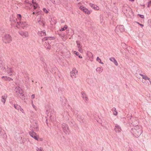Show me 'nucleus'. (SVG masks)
<instances>
[{"label":"nucleus","instance_id":"obj_39","mask_svg":"<svg viewBox=\"0 0 151 151\" xmlns=\"http://www.w3.org/2000/svg\"><path fill=\"white\" fill-rule=\"evenodd\" d=\"M43 11L46 13H47L48 12V11L45 8L43 9Z\"/></svg>","mask_w":151,"mask_h":151},{"label":"nucleus","instance_id":"obj_30","mask_svg":"<svg viewBox=\"0 0 151 151\" xmlns=\"http://www.w3.org/2000/svg\"><path fill=\"white\" fill-rule=\"evenodd\" d=\"M67 25H65L64 27L63 28H61V29H60V31H63L65 29H66L67 28Z\"/></svg>","mask_w":151,"mask_h":151},{"label":"nucleus","instance_id":"obj_28","mask_svg":"<svg viewBox=\"0 0 151 151\" xmlns=\"http://www.w3.org/2000/svg\"><path fill=\"white\" fill-rule=\"evenodd\" d=\"M123 10H132L131 9V8L128 6H124V7H123Z\"/></svg>","mask_w":151,"mask_h":151},{"label":"nucleus","instance_id":"obj_51","mask_svg":"<svg viewBox=\"0 0 151 151\" xmlns=\"http://www.w3.org/2000/svg\"><path fill=\"white\" fill-rule=\"evenodd\" d=\"M26 3H28V1H26Z\"/></svg>","mask_w":151,"mask_h":151},{"label":"nucleus","instance_id":"obj_9","mask_svg":"<svg viewBox=\"0 0 151 151\" xmlns=\"http://www.w3.org/2000/svg\"><path fill=\"white\" fill-rule=\"evenodd\" d=\"M77 112H78V111H73L74 114L77 118V119L79 121H80V122L82 121L83 122H84V121H83V118L82 116L78 115V113H77Z\"/></svg>","mask_w":151,"mask_h":151},{"label":"nucleus","instance_id":"obj_7","mask_svg":"<svg viewBox=\"0 0 151 151\" xmlns=\"http://www.w3.org/2000/svg\"><path fill=\"white\" fill-rule=\"evenodd\" d=\"M27 24L25 22H17L16 27L18 28L19 26H20L21 27L24 29L25 27H27Z\"/></svg>","mask_w":151,"mask_h":151},{"label":"nucleus","instance_id":"obj_41","mask_svg":"<svg viewBox=\"0 0 151 151\" xmlns=\"http://www.w3.org/2000/svg\"><path fill=\"white\" fill-rule=\"evenodd\" d=\"M48 46H47V49H50V45L48 43L47 44Z\"/></svg>","mask_w":151,"mask_h":151},{"label":"nucleus","instance_id":"obj_25","mask_svg":"<svg viewBox=\"0 0 151 151\" xmlns=\"http://www.w3.org/2000/svg\"><path fill=\"white\" fill-rule=\"evenodd\" d=\"M113 111L114 115L115 116H116L117 115V112L115 108H113Z\"/></svg>","mask_w":151,"mask_h":151},{"label":"nucleus","instance_id":"obj_33","mask_svg":"<svg viewBox=\"0 0 151 151\" xmlns=\"http://www.w3.org/2000/svg\"><path fill=\"white\" fill-rule=\"evenodd\" d=\"M143 79H144L145 80H150V78H148L147 76H145L143 77Z\"/></svg>","mask_w":151,"mask_h":151},{"label":"nucleus","instance_id":"obj_54","mask_svg":"<svg viewBox=\"0 0 151 151\" xmlns=\"http://www.w3.org/2000/svg\"><path fill=\"white\" fill-rule=\"evenodd\" d=\"M129 151H132V150H129Z\"/></svg>","mask_w":151,"mask_h":151},{"label":"nucleus","instance_id":"obj_47","mask_svg":"<svg viewBox=\"0 0 151 151\" xmlns=\"http://www.w3.org/2000/svg\"><path fill=\"white\" fill-rule=\"evenodd\" d=\"M140 76H142L143 78V77H144V76H145V75H144L142 74H140Z\"/></svg>","mask_w":151,"mask_h":151},{"label":"nucleus","instance_id":"obj_35","mask_svg":"<svg viewBox=\"0 0 151 151\" xmlns=\"http://www.w3.org/2000/svg\"><path fill=\"white\" fill-rule=\"evenodd\" d=\"M78 50L81 52H83V50L81 49V48H78Z\"/></svg>","mask_w":151,"mask_h":151},{"label":"nucleus","instance_id":"obj_6","mask_svg":"<svg viewBox=\"0 0 151 151\" xmlns=\"http://www.w3.org/2000/svg\"><path fill=\"white\" fill-rule=\"evenodd\" d=\"M139 124L138 121V119L137 118H133L132 120V122L131 124L134 127L138 126V124Z\"/></svg>","mask_w":151,"mask_h":151},{"label":"nucleus","instance_id":"obj_50","mask_svg":"<svg viewBox=\"0 0 151 151\" xmlns=\"http://www.w3.org/2000/svg\"><path fill=\"white\" fill-rule=\"evenodd\" d=\"M34 9H35L36 8V7L35 6V4H34Z\"/></svg>","mask_w":151,"mask_h":151},{"label":"nucleus","instance_id":"obj_24","mask_svg":"<svg viewBox=\"0 0 151 151\" xmlns=\"http://www.w3.org/2000/svg\"><path fill=\"white\" fill-rule=\"evenodd\" d=\"M96 71L97 72L100 73L102 72L103 69L101 68L100 67H98L96 69Z\"/></svg>","mask_w":151,"mask_h":151},{"label":"nucleus","instance_id":"obj_38","mask_svg":"<svg viewBox=\"0 0 151 151\" xmlns=\"http://www.w3.org/2000/svg\"><path fill=\"white\" fill-rule=\"evenodd\" d=\"M32 106H33V108L34 109H36V107L34 105L33 103V101H32Z\"/></svg>","mask_w":151,"mask_h":151},{"label":"nucleus","instance_id":"obj_19","mask_svg":"<svg viewBox=\"0 0 151 151\" xmlns=\"http://www.w3.org/2000/svg\"><path fill=\"white\" fill-rule=\"evenodd\" d=\"M109 60L113 62L114 64L116 65L117 66L118 65V64L117 62V61L114 58H111L109 59Z\"/></svg>","mask_w":151,"mask_h":151},{"label":"nucleus","instance_id":"obj_3","mask_svg":"<svg viewBox=\"0 0 151 151\" xmlns=\"http://www.w3.org/2000/svg\"><path fill=\"white\" fill-rule=\"evenodd\" d=\"M62 127L63 132L66 134H69L70 131L68 125L65 123L62 124Z\"/></svg>","mask_w":151,"mask_h":151},{"label":"nucleus","instance_id":"obj_22","mask_svg":"<svg viewBox=\"0 0 151 151\" xmlns=\"http://www.w3.org/2000/svg\"><path fill=\"white\" fill-rule=\"evenodd\" d=\"M10 20L12 22L16 23L17 21V19L15 18H13V16H12L10 17Z\"/></svg>","mask_w":151,"mask_h":151},{"label":"nucleus","instance_id":"obj_53","mask_svg":"<svg viewBox=\"0 0 151 151\" xmlns=\"http://www.w3.org/2000/svg\"><path fill=\"white\" fill-rule=\"evenodd\" d=\"M32 3H34V4H35V3H34V2H33V1H32ZM35 4V5H36V4Z\"/></svg>","mask_w":151,"mask_h":151},{"label":"nucleus","instance_id":"obj_2","mask_svg":"<svg viewBox=\"0 0 151 151\" xmlns=\"http://www.w3.org/2000/svg\"><path fill=\"white\" fill-rule=\"evenodd\" d=\"M12 37L9 35L6 34L4 35L3 38V41L5 43H9L12 41Z\"/></svg>","mask_w":151,"mask_h":151},{"label":"nucleus","instance_id":"obj_37","mask_svg":"<svg viewBox=\"0 0 151 151\" xmlns=\"http://www.w3.org/2000/svg\"><path fill=\"white\" fill-rule=\"evenodd\" d=\"M151 1H150L148 2V5L147 6V7H149L151 6Z\"/></svg>","mask_w":151,"mask_h":151},{"label":"nucleus","instance_id":"obj_17","mask_svg":"<svg viewBox=\"0 0 151 151\" xmlns=\"http://www.w3.org/2000/svg\"><path fill=\"white\" fill-rule=\"evenodd\" d=\"M38 34L39 36L41 37L46 35L45 31V30L39 31L38 32Z\"/></svg>","mask_w":151,"mask_h":151},{"label":"nucleus","instance_id":"obj_11","mask_svg":"<svg viewBox=\"0 0 151 151\" xmlns=\"http://www.w3.org/2000/svg\"><path fill=\"white\" fill-rule=\"evenodd\" d=\"M37 22L39 23L40 25H42L43 27H44L45 25V23L42 17L40 16L39 18H38L37 19Z\"/></svg>","mask_w":151,"mask_h":151},{"label":"nucleus","instance_id":"obj_20","mask_svg":"<svg viewBox=\"0 0 151 151\" xmlns=\"http://www.w3.org/2000/svg\"><path fill=\"white\" fill-rule=\"evenodd\" d=\"M54 4H60V0H50Z\"/></svg>","mask_w":151,"mask_h":151},{"label":"nucleus","instance_id":"obj_32","mask_svg":"<svg viewBox=\"0 0 151 151\" xmlns=\"http://www.w3.org/2000/svg\"><path fill=\"white\" fill-rule=\"evenodd\" d=\"M36 150L37 151H44L42 148L41 147L40 148L37 147Z\"/></svg>","mask_w":151,"mask_h":151},{"label":"nucleus","instance_id":"obj_45","mask_svg":"<svg viewBox=\"0 0 151 151\" xmlns=\"http://www.w3.org/2000/svg\"><path fill=\"white\" fill-rule=\"evenodd\" d=\"M24 97H25V96L24 95V94H22V98H21L23 99V98H24Z\"/></svg>","mask_w":151,"mask_h":151},{"label":"nucleus","instance_id":"obj_56","mask_svg":"<svg viewBox=\"0 0 151 151\" xmlns=\"http://www.w3.org/2000/svg\"><path fill=\"white\" fill-rule=\"evenodd\" d=\"M149 81H150V83H151V81H150V80Z\"/></svg>","mask_w":151,"mask_h":151},{"label":"nucleus","instance_id":"obj_46","mask_svg":"<svg viewBox=\"0 0 151 151\" xmlns=\"http://www.w3.org/2000/svg\"><path fill=\"white\" fill-rule=\"evenodd\" d=\"M76 43L77 44V45H79V44L80 43H79V42L78 41H76Z\"/></svg>","mask_w":151,"mask_h":151},{"label":"nucleus","instance_id":"obj_31","mask_svg":"<svg viewBox=\"0 0 151 151\" xmlns=\"http://www.w3.org/2000/svg\"><path fill=\"white\" fill-rule=\"evenodd\" d=\"M74 53L77 56H78V57L80 58H82V57L80 55H79V53L78 52H77L76 51H75L74 52Z\"/></svg>","mask_w":151,"mask_h":151},{"label":"nucleus","instance_id":"obj_4","mask_svg":"<svg viewBox=\"0 0 151 151\" xmlns=\"http://www.w3.org/2000/svg\"><path fill=\"white\" fill-rule=\"evenodd\" d=\"M124 30V27L122 25H117L116 27L115 31L117 33L119 32H122Z\"/></svg>","mask_w":151,"mask_h":151},{"label":"nucleus","instance_id":"obj_43","mask_svg":"<svg viewBox=\"0 0 151 151\" xmlns=\"http://www.w3.org/2000/svg\"><path fill=\"white\" fill-rule=\"evenodd\" d=\"M32 98L33 99H34L35 98V94H32L31 96Z\"/></svg>","mask_w":151,"mask_h":151},{"label":"nucleus","instance_id":"obj_36","mask_svg":"<svg viewBox=\"0 0 151 151\" xmlns=\"http://www.w3.org/2000/svg\"><path fill=\"white\" fill-rule=\"evenodd\" d=\"M2 62L1 60V59L0 58V67H1L2 66Z\"/></svg>","mask_w":151,"mask_h":151},{"label":"nucleus","instance_id":"obj_49","mask_svg":"<svg viewBox=\"0 0 151 151\" xmlns=\"http://www.w3.org/2000/svg\"><path fill=\"white\" fill-rule=\"evenodd\" d=\"M132 116L131 115V116L129 117V119H131V118H132Z\"/></svg>","mask_w":151,"mask_h":151},{"label":"nucleus","instance_id":"obj_14","mask_svg":"<svg viewBox=\"0 0 151 151\" xmlns=\"http://www.w3.org/2000/svg\"><path fill=\"white\" fill-rule=\"evenodd\" d=\"M114 130L116 132H120L122 130L121 127L118 124H115Z\"/></svg>","mask_w":151,"mask_h":151},{"label":"nucleus","instance_id":"obj_16","mask_svg":"<svg viewBox=\"0 0 151 151\" xmlns=\"http://www.w3.org/2000/svg\"><path fill=\"white\" fill-rule=\"evenodd\" d=\"M80 8L81 10L83 11L84 12L87 13L88 14H90L89 11L87 9H86L85 7L81 6L80 7Z\"/></svg>","mask_w":151,"mask_h":151},{"label":"nucleus","instance_id":"obj_57","mask_svg":"<svg viewBox=\"0 0 151 151\" xmlns=\"http://www.w3.org/2000/svg\"><path fill=\"white\" fill-rule=\"evenodd\" d=\"M40 140L41 141V140H41V138H40Z\"/></svg>","mask_w":151,"mask_h":151},{"label":"nucleus","instance_id":"obj_58","mask_svg":"<svg viewBox=\"0 0 151 151\" xmlns=\"http://www.w3.org/2000/svg\"><path fill=\"white\" fill-rule=\"evenodd\" d=\"M61 23H63V22H61Z\"/></svg>","mask_w":151,"mask_h":151},{"label":"nucleus","instance_id":"obj_55","mask_svg":"<svg viewBox=\"0 0 151 151\" xmlns=\"http://www.w3.org/2000/svg\"><path fill=\"white\" fill-rule=\"evenodd\" d=\"M71 124H73V123L72 122H71Z\"/></svg>","mask_w":151,"mask_h":151},{"label":"nucleus","instance_id":"obj_52","mask_svg":"<svg viewBox=\"0 0 151 151\" xmlns=\"http://www.w3.org/2000/svg\"><path fill=\"white\" fill-rule=\"evenodd\" d=\"M32 3H34V4H35V3H34V2H33V1H32ZM35 4V5H36V4Z\"/></svg>","mask_w":151,"mask_h":151},{"label":"nucleus","instance_id":"obj_26","mask_svg":"<svg viewBox=\"0 0 151 151\" xmlns=\"http://www.w3.org/2000/svg\"><path fill=\"white\" fill-rule=\"evenodd\" d=\"M14 106L16 109H17L18 110H19V109H21V106H20L18 105H16V104H14Z\"/></svg>","mask_w":151,"mask_h":151},{"label":"nucleus","instance_id":"obj_12","mask_svg":"<svg viewBox=\"0 0 151 151\" xmlns=\"http://www.w3.org/2000/svg\"><path fill=\"white\" fill-rule=\"evenodd\" d=\"M81 93L82 95V97L83 98V99L84 100L85 102L87 103L88 101V98L87 95L83 92H81Z\"/></svg>","mask_w":151,"mask_h":151},{"label":"nucleus","instance_id":"obj_15","mask_svg":"<svg viewBox=\"0 0 151 151\" xmlns=\"http://www.w3.org/2000/svg\"><path fill=\"white\" fill-rule=\"evenodd\" d=\"M7 96V95L6 94H5L1 96V101L4 104L6 102Z\"/></svg>","mask_w":151,"mask_h":151},{"label":"nucleus","instance_id":"obj_29","mask_svg":"<svg viewBox=\"0 0 151 151\" xmlns=\"http://www.w3.org/2000/svg\"><path fill=\"white\" fill-rule=\"evenodd\" d=\"M96 60L97 61H98L99 63H101L102 64H104V63L102 62H101V59L100 58H99L98 57L97 58Z\"/></svg>","mask_w":151,"mask_h":151},{"label":"nucleus","instance_id":"obj_48","mask_svg":"<svg viewBox=\"0 0 151 151\" xmlns=\"http://www.w3.org/2000/svg\"><path fill=\"white\" fill-rule=\"evenodd\" d=\"M137 23L139 24L140 26H141L142 27H143L144 26L143 25L141 24H139V23L137 22Z\"/></svg>","mask_w":151,"mask_h":151},{"label":"nucleus","instance_id":"obj_23","mask_svg":"<svg viewBox=\"0 0 151 151\" xmlns=\"http://www.w3.org/2000/svg\"><path fill=\"white\" fill-rule=\"evenodd\" d=\"M8 70L7 71V73L9 75V76H11L12 73H13V71L12 70V68H8Z\"/></svg>","mask_w":151,"mask_h":151},{"label":"nucleus","instance_id":"obj_34","mask_svg":"<svg viewBox=\"0 0 151 151\" xmlns=\"http://www.w3.org/2000/svg\"><path fill=\"white\" fill-rule=\"evenodd\" d=\"M17 17H18V19L19 20H20L21 19V15L20 14H18L17 15Z\"/></svg>","mask_w":151,"mask_h":151},{"label":"nucleus","instance_id":"obj_21","mask_svg":"<svg viewBox=\"0 0 151 151\" xmlns=\"http://www.w3.org/2000/svg\"><path fill=\"white\" fill-rule=\"evenodd\" d=\"M90 6L96 10H98L99 9V7L97 6L96 5L92 4H90Z\"/></svg>","mask_w":151,"mask_h":151},{"label":"nucleus","instance_id":"obj_8","mask_svg":"<svg viewBox=\"0 0 151 151\" xmlns=\"http://www.w3.org/2000/svg\"><path fill=\"white\" fill-rule=\"evenodd\" d=\"M14 91L17 94L22 95L23 94V91L19 86L16 87L15 88Z\"/></svg>","mask_w":151,"mask_h":151},{"label":"nucleus","instance_id":"obj_13","mask_svg":"<svg viewBox=\"0 0 151 151\" xmlns=\"http://www.w3.org/2000/svg\"><path fill=\"white\" fill-rule=\"evenodd\" d=\"M19 34L23 37H27L28 36V32H23L22 31H19Z\"/></svg>","mask_w":151,"mask_h":151},{"label":"nucleus","instance_id":"obj_27","mask_svg":"<svg viewBox=\"0 0 151 151\" xmlns=\"http://www.w3.org/2000/svg\"><path fill=\"white\" fill-rule=\"evenodd\" d=\"M52 38L51 37H45L44 38L42 39V41H44L45 40H50L51 38Z\"/></svg>","mask_w":151,"mask_h":151},{"label":"nucleus","instance_id":"obj_10","mask_svg":"<svg viewBox=\"0 0 151 151\" xmlns=\"http://www.w3.org/2000/svg\"><path fill=\"white\" fill-rule=\"evenodd\" d=\"M29 134L33 138L35 139L38 140L39 138L37 137V134L35 132L32 131L29 132Z\"/></svg>","mask_w":151,"mask_h":151},{"label":"nucleus","instance_id":"obj_42","mask_svg":"<svg viewBox=\"0 0 151 151\" xmlns=\"http://www.w3.org/2000/svg\"><path fill=\"white\" fill-rule=\"evenodd\" d=\"M38 13H39L38 12H37L36 13V12H33V14H37V15H38Z\"/></svg>","mask_w":151,"mask_h":151},{"label":"nucleus","instance_id":"obj_40","mask_svg":"<svg viewBox=\"0 0 151 151\" xmlns=\"http://www.w3.org/2000/svg\"><path fill=\"white\" fill-rule=\"evenodd\" d=\"M139 16L142 18H144V16L143 15H140L139 14Z\"/></svg>","mask_w":151,"mask_h":151},{"label":"nucleus","instance_id":"obj_5","mask_svg":"<svg viewBox=\"0 0 151 151\" xmlns=\"http://www.w3.org/2000/svg\"><path fill=\"white\" fill-rule=\"evenodd\" d=\"M78 71L75 68H73V70L70 72V75L71 77L73 78H75L76 77Z\"/></svg>","mask_w":151,"mask_h":151},{"label":"nucleus","instance_id":"obj_18","mask_svg":"<svg viewBox=\"0 0 151 151\" xmlns=\"http://www.w3.org/2000/svg\"><path fill=\"white\" fill-rule=\"evenodd\" d=\"M2 78L4 79L5 80L10 81L11 80H13V79L11 78H10L9 77L6 76H3L2 77Z\"/></svg>","mask_w":151,"mask_h":151},{"label":"nucleus","instance_id":"obj_1","mask_svg":"<svg viewBox=\"0 0 151 151\" xmlns=\"http://www.w3.org/2000/svg\"><path fill=\"white\" fill-rule=\"evenodd\" d=\"M131 132L134 136L138 137L142 133V128L139 126L133 127L131 129Z\"/></svg>","mask_w":151,"mask_h":151},{"label":"nucleus","instance_id":"obj_44","mask_svg":"<svg viewBox=\"0 0 151 151\" xmlns=\"http://www.w3.org/2000/svg\"><path fill=\"white\" fill-rule=\"evenodd\" d=\"M77 45L78 48H81L82 46L81 45L80 43L79 44V45Z\"/></svg>","mask_w":151,"mask_h":151}]
</instances>
